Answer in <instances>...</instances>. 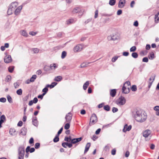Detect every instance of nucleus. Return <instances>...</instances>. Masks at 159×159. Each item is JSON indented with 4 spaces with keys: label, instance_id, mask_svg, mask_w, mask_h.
Returning a JSON list of instances; mask_svg holds the SVG:
<instances>
[{
    "label": "nucleus",
    "instance_id": "48",
    "mask_svg": "<svg viewBox=\"0 0 159 159\" xmlns=\"http://www.w3.org/2000/svg\"><path fill=\"white\" fill-rule=\"evenodd\" d=\"M57 84V83L56 82H52L51 85V89H52Z\"/></svg>",
    "mask_w": 159,
    "mask_h": 159
},
{
    "label": "nucleus",
    "instance_id": "44",
    "mask_svg": "<svg viewBox=\"0 0 159 159\" xmlns=\"http://www.w3.org/2000/svg\"><path fill=\"white\" fill-rule=\"evenodd\" d=\"M136 50V48L135 46H134L130 48V52H134Z\"/></svg>",
    "mask_w": 159,
    "mask_h": 159
},
{
    "label": "nucleus",
    "instance_id": "52",
    "mask_svg": "<svg viewBox=\"0 0 159 159\" xmlns=\"http://www.w3.org/2000/svg\"><path fill=\"white\" fill-rule=\"evenodd\" d=\"M142 61L143 62H147L148 61V59L147 57H146L143 58Z\"/></svg>",
    "mask_w": 159,
    "mask_h": 159
},
{
    "label": "nucleus",
    "instance_id": "18",
    "mask_svg": "<svg viewBox=\"0 0 159 159\" xmlns=\"http://www.w3.org/2000/svg\"><path fill=\"white\" fill-rule=\"evenodd\" d=\"M116 90L115 89H111L110 90V95L112 97H114L116 94Z\"/></svg>",
    "mask_w": 159,
    "mask_h": 159
},
{
    "label": "nucleus",
    "instance_id": "46",
    "mask_svg": "<svg viewBox=\"0 0 159 159\" xmlns=\"http://www.w3.org/2000/svg\"><path fill=\"white\" fill-rule=\"evenodd\" d=\"M131 89L132 91H135L137 90V87L136 85H133L131 87Z\"/></svg>",
    "mask_w": 159,
    "mask_h": 159
},
{
    "label": "nucleus",
    "instance_id": "33",
    "mask_svg": "<svg viewBox=\"0 0 159 159\" xmlns=\"http://www.w3.org/2000/svg\"><path fill=\"white\" fill-rule=\"evenodd\" d=\"M103 109L107 111H109L110 110V107L108 105H106L103 107Z\"/></svg>",
    "mask_w": 159,
    "mask_h": 159
},
{
    "label": "nucleus",
    "instance_id": "25",
    "mask_svg": "<svg viewBox=\"0 0 159 159\" xmlns=\"http://www.w3.org/2000/svg\"><path fill=\"white\" fill-rule=\"evenodd\" d=\"M92 62H84L82 63L80 65V67L81 68H84L86 67L89 64L92 63Z\"/></svg>",
    "mask_w": 159,
    "mask_h": 159
},
{
    "label": "nucleus",
    "instance_id": "1",
    "mask_svg": "<svg viewBox=\"0 0 159 159\" xmlns=\"http://www.w3.org/2000/svg\"><path fill=\"white\" fill-rule=\"evenodd\" d=\"M133 116L137 121L141 123L144 121L147 118L146 113L141 110L134 111Z\"/></svg>",
    "mask_w": 159,
    "mask_h": 159
},
{
    "label": "nucleus",
    "instance_id": "13",
    "mask_svg": "<svg viewBox=\"0 0 159 159\" xmlns=\"http://www.w3.org/2000/svg\"><path fill=\"white\" fill-rule=\"evenodd\" d=\"M125 3V0H120L118 4V7L122 8L124 7Z\"/></svg>",
    "mask_w": 159,
    "mask_h": 159
},
{
    "label": "nucleus",
    "instance_id": "31",
    "mask_svg": "<svg viewBox=\"0 0 159 159\" xmlns=\"http://www.w3.org/2000/svg\"><path fill=\"white\" fill-rule=\"evenodd\" d=\"M59 136L56 134L55 137L53 139V141L54 143H57L58 142L59 140Z\"/></svg>",
    "mask_w": 159,
    "mask_h": 159
},
{
    "label": "nucleus",
    "instance_id": "4",
    "mask_svg": "<svg viewBox=\"0 0 159 159\" xmlns=\"http://www.w3.org/2000/svg\"><path fill=\"white\" fill-rule=\"evenodd\" d=\"M98 121L97 118L95 114H93L91 117L89 125L90 126L95 124Z\"/></svg>",
    "mask_w": 159,
    "mask_h": 159
},
{
    "label": "nucleus",
    "instance_id": "21",
    "mask_svg": "<svg viewBox=\"0 0 159 159\" xmlns=\"http://www.w3.org/2000/svg\"><path fill=\"white\" fill-rule=\"evenodd\" d=\"M80 47H81L80 45H77L75 46L73 48V50L75 52H77L80 51L81 50L80 48Z\"/></svg>",
    "mask_w": 159,
    "mask_h": 159
},
{
    "label": "nucleus",
    "instance_id": "15",
    "mask_svg": "<svg viewBox=\"0 0 159 159\" xmlns=\"http://www.w3.org/2000/svg\"><path fill=\"white\" fill-rule=\"evenodd\" d=\"M32 124L35 126L38 125V122L37 121V118L36 117H33L32 120Z\"/></svg>",
    "mask_w": 159,
    "mask_h": 159
},
{
    "label": "nucleus",
    "instance_id": "10",
    "mask_svg": "<svg viewBox=\"0 0 159 159\" xmlns=\"http://www.w3.org/2000/svg\"><path fill=\"white\" fill-rule=\"evenodd\" d=\"M118 36L116 34L113 35H112L109 36L107 37V39L108 40L115 41L118 39Z\"/></svg>",
    "mask_w": 159,
    "mask_h": 159
},
{
    "label": "nucleus",
    "instance_id": "45",
    "mask_svg": "<svg viewBox=\"0 0 159 159\" xmlns=\"http://www.w3.org/2000/svg\"><path fill=\"white\" fill-rule=\"evenodd\" d=\"M119 56H115L112 57L111 59V61L113 62H115L116 61L117 59L118 58Z\"/></svg>",
    "mask_w": 159,
    "mask_h": 159
},
{
    "label": "nucleus",
    "instance_id": "7",
    "mask_svg": "<svg viewBox=\"0 0 159 159\" xmlns=\"http://www.w3.org/2000/svg\"><path fill=\"white\" fill-rule=\"evenodd\" d=\"M72 115L70 112L68 113L66 116L65 119L66 120V122H67L70 123L72 118Z\"/></svg>",
    "mask_w": 159,
    "mask_h": 159
},
{
    "label": "nucleus",
    "instance_id": "29",
    "mask_svg": "<svg viewBox=\"0 0 159 159\" xmlns=\"http://www.w3.org/2000/svg\"><path fill=\"white\" fill-rule=\"evenodd\" d=\"M7 100L8 101V102L10 103H13V101L11 97V96L9 95H8L7 96Z\"/></svg>",
    "mask_w": 159,
    "mask_h": 159
},
{
    "label": "nucleus",
    "instance_id": "60",
    "mask_svg": "<svg viewBox=\"0 0 159 159\" xmlns=\"http://www.w3.org/2000/svg\"><path fill=\"white\" fill-rule=\"evenodd\" d=\"M122 13V11L121 9H120L118 10L117 12V14L118 15H120Z\"/></svg>",
    "mask_w": 159,
    "mask_h": 159
},
{
    "label": "nucleus",
    "instance_id": "27",
    "mask_svg": "<svg viewBox=\"0 0 159 159\" xmlns=\"http://www.w3.org/2000/svg\"><path fill=\"white\" fill-rule=\"evenodd\" d=\"M155 22L156 23H158L159 21V11L155 16Z\"/></svg>",
    "mask_w": 159,
    "mask_h": 159
},
{
    "label": "nucleus",
    "instance_id": "24",
    "mask_svg": "<svg viewBox=\"0 0 159 159\" xmlns=\"http://www.w3.org/2000/svg\"><path fill=\"white\" fill-rule=\"evenodd\" d=\"M62 77L61 76H58L55 77L54 80L56 81L59 82L62 80Z\"/></svg>",
    "mask_w": 159,
    "mask_h": 159
},
{
    "label": "nucleus",
    "instance_id": "34",
    "mask_svg": "<svg viewBox=\"0 0 159 159\" xmlns=\"http://www.w3.org/2000/svg\"><path fill=\"white\" fill-rule=\"evenodd\" d=\"M36 77L37 76L36 75H33L30 78V81H31V82H34L36 78Z\"/></svg>",
    "mask_w": 159,
    "mask_h": 159
},
{
    "label": "nucleus",
    "instance_id": "30",
    "mask_svg": "<svg viewBox=\"0 0 159 159\" xmlns=\"http://www.w3.org/2000/svg\"><path fill=\"white\" fill-rule=\"evenodd\" d=\"M21 34L25 37H27L28 34L24 30H21L20 31Z\"/></svg>",
    "mask_w": 159,
    "mask_h": 159
},
{
    "label": "nucleus",
    "instance_id": "8",
    "mask_svg": "<svg viewBox=\"0 0 159 159\" xmlns=\"http://www.w3.org/2000/svg\"><path fill=\"white\" fill-rule=\"evenodd\" d=\"M4 61L5 63H8L12 61V59L10 55H7L4 57Z\"/></svg>",
    "mask_w": 159,
    "mask_h": 159
},
{
    "label": "nucleus",
    "instance_id": "49",
    "mask_svg": "<svg viewBox=\"0 0 159 159\" xmlns=\"http://www.w3.org/2000/svg\"><path fill=\"white\" fill-rule=\"evenodd\" d=\"M112 123H111L107 125H103L102 128H106L109 127H110Z\"/></svg>",
    "mask_w": 159,
    "mask_h": 159
},
{
    "label": "nucleus",
    "instance_id": "37",
    "mask_svg": "<svg viewBox=\"0 0 159 159\" xmlns=\"http://www.w3.org/2000/svg\"><path fill=\"white\" fill-rule=\"evenodd\" d=\"M14 66H10L8 68V70L9 72L12 73L14 70Z\"/></svg>",
    "mask_w": 159,
    "mask_h": 159
},
{
    "label": "nucleus",
    "instance_id": "35",
    "mask_svg": "<svg viewBox=\"0 0 159 159\" xmlns=\"http://www.w3.org/2000/svg\"><path fill=\"white\" fill-rule=\"evenodd\" d=\"M116 3V0H110L109 1V4L111 6H114Z\"/></svg>",
    "mask_w": 159,
    "mask_h": 159
},
{
    "label": "nucleus",
    "instance_id": "5",
    "mask_svg": "<svg viewBox=\"0 0 159 159\" xmlns=\"http://www.w3.org/2000/svg\"><path fill=\"white\" fill-rule=\"evenodd\" d=\"M116 103L119 105H123L126 102V99L124 97L121 96L119 98L117 99L116 102Z\"/></svg>",
    "mask_w": 159,
    "mask_h": 159
},
{
    "label": "nucleus",
    "instance_id": "26",
    "mask_svg": "<svg viewBox=\"0 0 159 159\" xmlns=\"http://www.w3.org/2000/svg\"><path fill=\"white\" fill-rule=\"evenodd\" d=\"M80 10V9L79 7H75L74 8L73 10L72 11V12L73 13H77L79 12Z\"/></svg>",
    "mask_w": 159,
    "mask_h": 159
},
{
    "label": "nucleus",
    "instance_id": "50",
    "mask_svg": "<svg viewBox=\"0 0 159 159\" xmlns=\"http://www.w3.org/2000/svg\"><path fill=\"white\" fill-rule=\"evenodd\" d=\"M40 146V144L39 143H36L34 145V147L36 149H38L39 148Z\"/></svg>",
    "mask_w": 159,
    "mask_h": 159
},
{
    "label": "nucleus",
    "instance_id": "36",
    "mask_svg": "<svg viewBox=\"0 0 159 159\" xmlns=\"http://www.w3.org/2000/svg\"><path fill=\"white\" fill-rule=\"evenodd\" d=\"M132 57L134 58H136L138 57V54L136 52H133L131 54Z\"/></svg>",
    "mask_w": 159,
    "mask_h": 159
},
{
    "label": "nucleus",
    "instance_id": "62",
    "mask_svg": "<svg viewBox=\"0 0 159 159\" xmlns=\"http://www.w3.org/2000/svg\"><path fill=\"white\" fill-rule=\"evenodd\" d=\"M23 124V122L20 120V121L17 124V126H18L21 127L22 126Z\"/></svg>",
    "mask_w": 159,
    "mask_h": 159
},
{
    "label": "nucleus",
    "instance_id": "58",
    "mask_svg": "<svg viewBox=\"0 0 159 159\" xmlns=\"http://www.w3.org/2000/svg\"><path fill=\"white\" fill-rule=\"evenodd\" d=\"M48 91V89L47 87H45L44 89L42 90V92H45L47 93Z\"/></svg>",
    "mask_w": 159,
    "mask_h": 159
},
{
    "label": "nucleus",
    "instance_id": "59",
    "mask_svg": "<svg viewBox=\"0 0 159 159\" xmlns=\"http://www.w3.org/2000/svg\"><path fill=\"white\" fill-rule=\"evenodd\" d=\"M98 10H96L95 12V15H94V18H96L98 16Z\"/></svg>",
    "mask_w": 159,
    "mask_h": 159
},
{
    "label": "nucleus",
    "instance_id": "14",
    "mask_svg": "<svg viewBox=\"0 0 159 159\" xmlns=\"http://www.w3.org/2000/svg\"><path fill=\"white\" fill-rule=\"evenodd\" d=\"M35 149L34 148H30V146H28L26 148L25 152L26 153H28L30 152V153H32L34 152Z\"/></svg>",
    "mask_w": 159,
    "mask_h": 159
},
{
    "label": "nucleus",
    "instance_id": "54",
    "mask_svg": "<svg viewBox=\"0 0 159 159\" xmlns=\"http://www.w3.org/2000/svg\"><path fill=\"white\" fill-rule=\"evenodd\" d=\"M118 111V109L116 107H113L112 108V111L113 113H115Z\"/></svg>",
    "mask_w": 159,
    "mask_h": 159
},
{
    "label": "nucleus",
    "instance_id": "22",
    "mask_svg": "<svg viewBox=\"0 0 159 159\" xmlns=\"http://www.w3.org/2000/svg\"><path fill=\"white\" fill-rule=\"evenodd\" d=\"M90 145L91 144L90 143H87L85 147V149L84 151V153H85L88 151L90 146Z\"/></svg>",
    "mask_w": 159,
    "mask_h": 159
},
{
    "label": "nucleus",
    "instance_id": "20",
    "mask_svg": "<svg viewBox=\"0 0 159 159\" xmlns=\"http://www.w3.org/2000/svg\"><path fill=\"white\" fill-rule=\"evenodd\" d=\"M5 120L6 117L4 115H2L1 116L0 118V128L2 127V124Z\"/></svg>",
    "mask_w": 159,
    "mask_h": 159
},
{
    "label": "nucleus",
    "instance_id": "28",
    "mask_svg": "<svg viewBox=\"0 0 159 159\" xmlns=\"http://www.w3.org/2000/svg\"><path fill=\"white\" fill-rule=\"evenodd\" d=\"M89 84V81H87L84 84L83 86V89L84 90H86Z\"/></svg>",
    "mask_w": 159,
    "mask_h": 159
},
{
    "label": "nucleus",
    "instance_id": "32",
    "mask_svg": "<svg viewBox=\"0 0 159 159\" xmlns=\"http://www.w3.org/2000/svg\"><path fill=\"white\" fill-rule=\"evenodd\" d=\"M72 139H71V137L70 136L69 137H65L64 139V140L67 142H69L71 141Z\"/></svg>",
    "mask_w": 159,
    "mask_h": 159
},
{
    "label": "nucleus",
    "instance_id": "56",
    "mask_svg": "<svg viewBox=\"0 0 159 159\" xmlns=\"http://www.w3.org/2000/svg\"><path fill=\"white\" fill-rule=\"evenodd\" d=\"M34 143V139L32 138V137H31L30 139L29 140V143L30 144H33V143Z\"/></svg>",
    "mask_w": 159,
    "mask_h": 159
},
{
    "label": "nucleus",
    "instance_id": "63",
    "mask_svg": "<svg viewBox=\"0 0 159 159\" xmlns=\"http://www.w3.org/2000/svg\"><path fill=\"white\" fill-rule=\"evenodd\" d=\"M154 109L155 111H159V106H155L154 107Z\"/></svg>",
    "mask_w": 159,
    "mask_h": 159
},
{
    "label": "nucleus",
    "instance_id": "38",
    "mask_svg": "<svg viewBox=\"0 0 159 159\" xmlns=\"http://www.w3.org/2000/svg\"><path fill=\"white\" fill-rule=\"evenodd\" d=\"M155 76H156L155 75H154V77H152L153 78V80H152V82H149L148 85L149 88H150L151 87L152 84L153 82V81H154V80H155Z\"/></svg>",
    "mask_w": 159,
    "mask_h": 159
},
{
    "label": "nucleus",
    "instance_id": "43",
    "mask_svg": "<svg viewBox=\"0 0 159 159\" xmlns=\"http://www.w3.org/2000/svg\"><path fill=\"white\" fill-rule=\"evenodd\" d=\"M29 99V95H27L22 98V100L23 102L27 101Z\"/></svg>",
    "mask_w": 159,
    "mask_h": 159
},
{
    "label": "nucleus",
    "instance_id": "12",
    "mask_svg": "<svg viewBox=\"0 0 159 159\" xmlns=\"http://www.w3.org/2000/svg\"><path fill=\"white\" fill-rule=\"evenodd\" d=\"M130 92V89L129 88H126L125 86L123 85L122 89V92L125 94H127Z\"/></svg>",
    "mask_w": 159,
    "mask_h": 159
},
{
    "label": "nucleus",
    "instance_id": "57",
    "mask_svg": "<svg viewBox=\"0 0 159 159\" xmlns=\"http://www.w3.org/2000/svg\"><path fill=\"white\" fill-rule=\"evenodd\" d=\"M129 52H125L123 53V55L125 56H127L129 55Z\"/></svg>",
    "mask_w": 159,
    "mask_h": 159
},
{
    "label": "nucleus",
    "instance_id": "64",
    "mask_svg": "<svg viewBox=\"0 0 159 159\" xmlns=\"http://www.w3.org/2000/svg\"><path fill=\"white\" fill-rule=\"evenodd\" d=\"M33 101L34 103H36L38 101V99L36 97H35L34 98L33 100Z\"/></svg>",
    "mask_w": 159,
    "mask_h": 159
},
{
    "label": "nucleus",
    "instance_id": "11",
    "mask_svg": "<svg viewBox=\"0 0 159 159\" xmlns=\"http://www.w3.org/2000/svg\"><path fill=\"white\" fill-rule=\"evenodd\" d=\"M151 131L149 129H147L143 133V136L145 138H147L151 134Z\"/></svg>",
    "mask_w": 159,
    "mask_h": 159
},
{
    "label": "nucleus",
    "instance_id": "6",
    "mask_svg": "<svg viewBox=\"0 0 159 159\" xmlns=\"http://www.w3.org/2000/svg\"><path fill=\"white\" fill-rule=\"evenodd\" d=\"M54 67V69L57 67L55 63H53L52 66L51 65L50 66H45L43 68L44 70L45 71H48L51 69H52V67Z\"/></svg>",
    "mask_w": 159,
    "mask_h": 159
},
{
    "label": "nucleus",
    "instance_id": "17",
    "mask_svg": "<svg viewBox=\"0 0 159 159\" xmlns=\"http://www.w3.org/2000/svg\"><path fill=\"white\" fill-rule=\"evenodd\" d=\"M82 139L83 138L81 137L73 139H72V143H74V144H75L81 141Z\"/></svg>",
    "mask_w": 159,
    "mask_h": 159
},
{
    "label": "nucleus",
    "instance_id": "23",
    "mask_svg": "<svg viewBox=\"0 0 159 159\" xmlns=\"http://www.w3.org/2000/svg\"><path fill=\"white\" fill-rule=\"evenodd\" d=\"M155 57L154 53L152 52H150L148 55V57L150 60H153Z\"/></svg>",
    "mask_w": 159,
    "mask_h": 159
},
{
    "label": "nucleus",
    "instance_id": "19",
    "mask_svg": "<svg viewBox=\"0 0 159 159\" xmlns=\"http://www.w3.org/2000/svg\"><path fill=\"white\" fill-rule=\"evenodd\" d=\"M27 132V129L25 127H24L21 129L20 134L22 135H25L26 134Z\"/></svg>",
    "mask_w": 159,
    "mask_h": 159
},
{
    "label": "nucleus",
    "instance_id": "42",
    "mask_svg": "<svg viewBox=\"0 0 159 159\" xmlns=\"http://www.w3.org/2000/svg\"><path fill=\"white\" fill-rule=\"evenodd\" d=\"M70 123L67 122V123H66L65 124V125L64 126V129H66V130L70 128Z\"/></svg>",
    "mask_w": 159,
    "mask_h": 159
},
{
    "label": "nucleus",
    "instance_id": "40",
    "mask_svg": "<svg viewBox=\"0 0 159 159\" xmlns=\"http://www.w3.org/2000/svg\"><path fill=\"white\" fill-rule=\"evenodd\" d=\"M10 133L12 135H14L16 134L15 132H16V131L14 129H10Z\"/></svg>",
    "mask_w": 159,
    "mask_h": 159
},
{
    "label": "nucleus",
    "instance_id": "39",
    "mask_svg": "<svg viewBox=\"0 0 159 159\" xmlns=\"http://www.w3.org/2000/svg\"><path fill=\"white\" fill-rule=\"evenodd\" d=\"M66 52L65 51H63L62 52L61 55V58L63 59L65 57L66 55Z\"/></svg>",
    "mask_w": 159,
    "mask_h": 159
},
{
    "label": "nucleus",
    "instance_id": "61",
    "mask_svg": "<svg viewBox=\"0 0 159 159\" xmlns=\"http://www.w3.org/2000/svg\"><path fill=\"white\" fill-rule=\"evenodd\" d=\"M127 84V86H129L130 85V82L128 81H126L123 84V85H124V86H125V85Z\"/></svg>",
    "mask_w": 159,
    "mask_h": 159
},
{
    "label": "nucleus",
    "instance_id": "53",
    "mask_svg": "<svg viewBox=\"0 0 159 159\" xmlns=\"http://www.w3.org/2000/svg\"><path fill=\"white\" fill-rule=\"evenodd\" d=\"M6 101V99L4 98H0V102H5Z\"/></svg>",
    "mask_w": 159,
    "mask_h": 159
},
{
    "label": "nucleus",
    "instance_id": "3",
    "mask_svg": "<svg viewBox=\"0 0 159 159\" xmlns=\"http://www.w3.org/2000/svg\"><path fill=\"white\" fill-rule=\"evenodd\" d=\"M24 148L23 147H19L18 149V159H24L25 155Z\"/></svg>",
    "mask_w": 159,
    "mask_h": 159
},
{
    "label": "nucleus",
    "instance_id": "47",
    "mask_svg": "<svg viewBox=\"0 0 159 159\" xmlns=\"http://www.w3.org/2000/svg\"><path fill=\"white\" fill-rule=\"evenodd\" d=\"M11 77L10 75H8L6 77V80L7 82L10 81L11 80Z\"/></svg>",
    "mask_w": 159,
    "mask_h": 159
},
{
    "label": "nucleus",
    "instance_id": "16",
    "mask_svg": "<svg viewBox=\"0 0 159 159\" xmlns=\"http://www.w3.org/2000/svg\"><path fill=\"white\" fill-rule=\"evenodd\" d=\"M22 9V6H20L18 7L16 9H15V10L14 14L15 15H18L20 12L21 10Z\"/></svg>",
    "mask_w": 159,
    "mask_h": 159
},
{
    "label": "nucleus",
    "instance_id": "55",
    "mask_svg": "<svg viewBox=\"0 0 159 159\" xmlns=\"http://www.w3.org/2000/svg\"><path fill=\"white\" fill-rule=\"evenodd\" d=\"M63 127H61L60 129V130L58 131L57 133V135H59L61 133V132H62V131L63 130Z\"/></svg>",
    "mask_w": 159,
    "mask_h": 159
},
{
    "label": "nucleus",
    "instance_id": "2",
    "mask_svg": "<svg viewBox=\"0 0 159 159\" xmlns=\"http://www.w3.org/2000/svg\"><path fill=\"white\" fill-rule=\"evenodd\" d=\"M18 5V3L16 2H14L11 3L9 8L7 11V14L10 15L12 14L14 12L15 10Z\"/></svg>",
    "mask_w": 159,
    "mask_h": 159
},
{
    "label": "nucleus",
    "instance_id": "9",
    "mask_svg": "<svg viewBox=\"0 0 159 159\" xmlns=\"http://www.w3.org/2000/svg\"><path fill=\"white\" fill-rule=\"evenodd\" d=\"M132 126L131 125H129V126H128V125L127 124H126L125 125L124 128L123 129V131L125 133L126 131H129L131 129Z\"/></svg>",
    "mask_w": 159,
    "mask_h": 159
},
{
    "label": "nucleus",
    "instance_id": "51",
    "mask_svg": "<svg viewBox=\"0 0 159 159\" xmlns=\"http://www.w3.org/2000/svg\"><path fill=\"white\" fill-rule=\"evenodd\" d=\"M33 51L35 53H38L39 51V49L37 48H34L33 49Z\"/></svg>",
    "mask_w": 159,
    "mask_h": 159
},
{
    "label": "nucleus",
    "instance_id": "41",
    "mask_svg": "<svg viewBox=\"0 0 159 159\" xmlns=\"http://www.w3.org/2000/svg\"><path fill=\"white\" fill-rule=\"evenodd\" d=\"M16 93L18 95H20L22 94V90L21 89H19L17 90Z\"/></svg>",
    "mask_w": 159,
    "mask_h": 159
}]
</instances>
